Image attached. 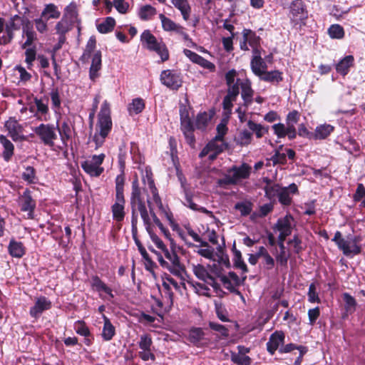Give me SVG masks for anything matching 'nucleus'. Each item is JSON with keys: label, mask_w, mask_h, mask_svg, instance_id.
Wrapping results in <instances>:
<instances>
[{"label": "nucleus", "mask_w": 365, "mask_h": 365, "mask_svg": "<svg viewBox=\"0 0 365 365\" xmlns=\"http://www.w3.org/2000/svg\"><path fill=\"white\" fill-rule=\"evenodd\" d=\"M287 244L295 254H299L303 250L302 242L297 235H294L292 239H289Z\"/></svg>", "instance_id": "56"}, {"label": "nucleus", "mask_w": 365, "mask_h": 365, "mask_svg": "<svg viewBox=\"0 0 365 365\" xmlns=\"http://www.w3.org/2000/svg\"><path fill=\"white\" fill-rule=\"evenodd\" d=\"M248 128L255 133L257 138H261L265 133L268 132V128H264L261 124H258L249 120L247 121Z\"/></svg>", "instance_id": "50"}, {"label": "nucleus", "mask_w": 365, "mask_h": 365, "mask_svg": "<svg viewBox=\"0 0 365 365\" xmlns=\"http://www.w3.org/2000/svg\"><path fill=\"white\" fill-rule=\"evenodd\" d=\"M115 26V20L111 16L106 17L105 20L97 25V29L101 34L111 32Z\"/></svg>", "instance_id": "44"}, {"label": "nucleus", "mask_w": 365, "mask_h": 365, "mask_svg": "<svg viewBox=\"0 0 365 365\" xmlns=\"http://www.w3.org/2000/svg\"><path fill=\"white\" fill-rule=\"evenodd\" d=\"M125 177L118 175L115 180V202L113 205H124L125 200L124 197V186Z\"/></svg>", "instance_id": "17"}, {"label": "nucleus", "mask_w": 365, "mask_h": 365, "mask_svg": "<svg viewBox=\"0 0 365 365\" xmlns=\"http://www.w3.org/2000/svg\"><path fill=\"white\" fill-rule=\"evenodd\" d=\"M75 330L76 333L81 336L88 337L91 335L88 327L83 321H78L75 324Z\"/></svg>", "instance_id": "64"}, {"label": "nucleus", "mask_w": 365, "mask_h": 365, "mask_svg": "<svg viewBox=\"0 0 365 365\" xmlns=\"http://www.w3.org/2000/svg\"><path fill=\"white\" fill-rule=\"evenodd\" d=\"M150 51H154L158 54L163 62H165L169 59L170 54L168 49L164 42L161 41L159 45L152 49Z\"/></svg>", "instance_id": "54"}, {"label": "nucleus", "mask_w": 365, "mask_h": 365, "mask_svg": "<svg viewBox=\"0 0 365 365\" xmlns=\"http://www.w3.org/2000/svg\"><path fill=\"white\" fill-rule=\"evenodd\" d=\"M242 89L241 96L244 101V106L247 108L253 101L254 91L252 88L251 83L247 80L246 82L240 83Z\"/></svg>", "instance_id": "21"}, {"label": "nucleus", "mask_w": 365, "mask_h": 365, "mask_svg": "<svg viewBox=\"0 0 365 365\" xmlns=\"http://www.w3.org/2000/svg\"><path fill=\"white\" fill-rule=\"evenodd\" d=\"M259 210L251 214L250 218L253 221H256L259 217H265L272 210L273 207H259Z\"/></svg>", "instance_id": "63"}, {"label": "nucleus", "mask_w": 365, "mask_h": 365, "mask_svg": "<svg viewBox=\"0 0 365 365\" xmlns=\"http://www.w3.org/2000/svg\"><path fill=\"white\" fill-rule=\"evenodd\" d=\"M284 339L285 336L282 331H274L271 334L267 343V351L273 355L280 348L279 346L284 343Z\"/></svg>", "instance_id": "15"}, {"label": "nucleus", "mask_w": 365, "mask_h": 365, "mask_svg": "<svg viewBox=\"0 0 365 365\" xmlns=\"http://www.w3.org/2000/svg\"><path fill=\"white\" fill-rule=\"evenodd\" d=\"M146 178L152 197L145 193V190L141 191L138 179L132 182L130 193V205H163L161 199L155 187L153 174L146 170Z\"/></svg>", "instance_id": "1"}, {"label": "nucleus", "mask_w": 365, "mask_h": 365, "mask_svg": "<svg viewBox=\"0 0 365 365\" xmlns=\"http://www.w3.org/2000/svg\"><path fill=\"white\" fill-rule=\"evenodd\" d=\"M275 257V262L280 267H287L288 259L290 257V254L287 250H278L277 248H274V250L272 252Z\"/></svg>", "instance_id": "43"}, {"label": "nucleus", "mask_w": 365, "mask_h": 365, "mask_svg": "<svg viewBox=\"0 0 365 365\" xmlns=\"http://www.w3.org/2000/svg\"><path fill=\"white\" fill-rule=\"evenodd\" d=\"M139 207V212H140L141 218L143 219L146 231L148 232L150 230H153V226L151 225L152 215L150 213V210H152L155 212L153 207H148L149 210L148 209V207Z\"/></svg>", "instance_id": "41"}, {"label": "nucleus", "mask_w": 365, "mask_h": 365, "mask_svg": "<svg viewBox=\"0 0 365 365\" xmlns=\"http://www.w3.org/2000/svg\"><path fill=\"white\" fill-rule=\"evenodd\" d=\"M62 143L66 146L68 141L71 138V127L67 122H63L60 127L57 126Z\"/></svg>", "instance_id": "46"}, {"label": "nucleus", "mask_w": 365, "mask_h": 365, "mask_svg": "<svg viewBox=\"0 0 365 365\" xmlns=\"http://www.w3.org/2000/svg\"><path fill=\"white\" fill-rule=\"evenodd\" d=\"M242 37L250 46H260L261 38L254 31L250 29H244Z\"/></svg>", "instance_id": "37"}, {"label": "nucleus", "mask_w": 365, "mask_h": 365, "mask_svg": "<svg viewBox=\"0 0 365 365\" xmlns=\"http://www.w3.org/2000/svg\"><path fill=\"white\" fill-rule=\"evenodd\" d=\"M91 286L96 292L106 293L108 295L106 299L110 301L114 297L111 288L107 286L98 276L94 275L92 277Z\"/></svg>", "instance_id": "18"}, {"label": "nucleus", "mask_w": 365, "mask_h": 365, "mask_svg": "<svg viewBox=\"0 0 365 365\" xmlns=\"http://www.w3.org/2000/svg\"><path fill=\"white\" fill-rule=\"evenodd\" d=\"M361 240L359 236L349 235L346 236L345 242L342 245L340 250L345 256L349 257L358 255L361 252V247L359 245Z\"/></svg>", "instance_id": "9"}, {"label": "nucleus", "mask_w": 365, "mask_h": 365, "mask_svg": "<svg viewBox=\"0 0 365 365\" xmlns=\"http://www.w3.org/2000/svg\"><path fill=\"white\" fill-rule=\"evenodd\" d=\"M197 246V247H201L196 251L199 255L210 260H212V259H215L216 257L214 248L206 241H202L200 242V245Z\"/></svg>", "instance_id": "34"}, {"label": "nucleus", "mask_w": 365, "mask_h": 365, "mask_svg": "<svg viewBox=\"0 0 365 365\" xmlns=\"http://www.w3.org/2000/svg\"><path fill=\"white\" fill-rule=\"evenodd\" d=\"M225 242L222 238V245H219L217 247V251L215 252L216 257L212 259L213 261L217 262L222 267L229 268L230 267V262L228 255L225 252L224 250Z\"/></svg>", "instance_id": "25"}, {"label": "nucleus", "mask_w": 365, "mask_h": 365, "mask_svg": "<svg viewBox=\"0 0 365 365\" xmlns=\"http://www.w3.org/2000/svg\"><path fill=\"white\" fill-rule=\"evenodd\" d=\"M159 19L161 21L162 27L165 31H173L178 24L174 22L170 18H168L164 14H160Z\"/></svg>", "instance_id": "61"}, {"label": "nucleus", "mask_w": 365, "mask_h": 365, "mask_svg": "<svg viewBox=\"0 0 365 365\" xmlns=\"http://www.w3.org/2000/svg\"><path fill=\"white\" fill-rule=\"evenodd\" d=\"M180 129L185 138L186 143L194 148L195 145V137L194 135L195 126L193 125H189L187 123L185 126L180 127Z\"/></svg>", "instance_id": "42"}, {"label": "nucleus", "mask_w": 365, "mask_h": 365, "mask_svg": "<svg viewBox=\"0 0 365 365\" xmlns=\"http://www.w3.org/2000/svg\"><path fill=\"white\" fill-rule=\"evenodd\" d=\"M231 361L237 365H250L251 359L246 355H240L235 352H231Z\"/></svg>", "instance_id": "55"}, {"label": "nucleus", "mask_w": 365, "mask_h": 365, "mask_svg": "<svg viewBox=\"0 0 365 365\" xmlns=\"http://www.w3.org/2000/svg\"><path fill=\"white\" fill-rule=\"evenodd\" d=\"M140 40L143 45L145 44V48L149 51H151L161 43V41H158L150 30H145L142 33Z\"/></svg>", "instance_id": "29"}, {"label": "nucleus", "mask_w": 365, "mask_h": 365, "mask_svg": "<svg viewBox=\"0 0 365 365\" xmlns=\"http://www.w3.org/2000/svg\"><path fill=\"white\" fill-rule=\"evenodd\" d=\"M102 54L101 51H96L93 57L91 65L89 69V78L92 81H96L100 76L99 71L102 67Z\"/></svg>", "instance_id": "16"}, {"label": "nucleus", "mask_w": 365, "mask_h": 365, "mask_svg": "<svg viewBox=\"0 0 365 365\" xmlns=\"http://www.w3.org/2000/svg\"><path fill=\"white\" fill-rule=\"evenodd\" d=\"M252 134L247 130L242 131L237 140V143L241 146L248 145L251 143Z\"/></svg>", "instance_id": "62"}, {"label": "nucleus", "mask_w": 365, "mask_h": 365, "mask_svg": "<svg viewBox=\"0 0 365 365\" xmlns=\"http://www.w3.org/2000/svg\"><path fill=\"white\" fill-rule=\"evenodd\" d=\"M96 47V39L94 36H92L87 41L83 53L80 57V61L83 63H88L91 56V53L95 51Z\"/></svg>", "instance_id": "32"}, {"label": "nucleus", "mask_w": 365, "mask_h": 365, "mask_svg": "<svg viewBox=\"0 0 365 365\" xmlns=\"http://www.w3.org/2000/svg\"><path fill=\"white\" fill-rule=\"evenodd\" d=\"M208 325L212 331L217 332L221 336H229V330L225 326L215 322H209Z\"/></svg>", "instance_id": "58"}, {"label": "nucleus", "mask_w": 365, "mask_h": 365, "mask_svg": "<svg viewBox=\"0 0 365 365\" xmlns=\"http://www.w3.org/2000/svg\"><path fill=\"white\" fill-rule=\"evenodd\" d=\"M24 16H20L18 14L11 16L5 24L6 35L0 38V44L7 45L10 43L14 38V31L20 30Z\"/></svg>", "instance_id": "6"}, {"label": "nucleus", "mask_w": 365, "mask_h": 365, "mask_svg": "<svg viewBox=\"0 0 365 365\" xmlns=\"http://www.w3.org/2000/svg\"><path fill=\"white\" fill-rule=\"evenodd\" d=\"M342 299L344 302V313L342 318L345 319L349 314H352L356 311L357 302L355 298L348 292L342 294Z\"/></svg>", "instance_id": "20"}, {"label": "nucleus", "mask_w": 365, "mask_h": 365, "mask_svg": "<svg viewBox=\"0 0 365 365\" xmlns=\"http://www.w3.org/2000/svg\"><path fill=\"white\" fill-rule=\"evenodd\" d=\"M36 172L34 167L27 166L25 171L22 173V178L24 180L29 184L36 183L37 180Z\"/></svg>", "instance_id": "52"}, {"label": "nucleus", "mask_w": 365, "mask_h": 365, "mask_svg": "<svg viewBox=\"0 0 365 365\" xmlns=\"http://www.w3.org/2000/svg\"><path fill=\"white\" fill-rule=\"evenodd\" d=\"M188 340L197 347L202 348L208 346L210 339L207 337L204 329L200 327H192L188 332Z\"/></svg>", "instance_id": "10"}, {"label": "nucleus", "mask_w": 365, "mask_h": 365, "mask_svg": "<svg viewBox=\"0 0 365 365\" xmlns=\"http://www.w3.org/2000/svg\"><path fill=\"white\" fill-rule=\"evenodd\" d=\"M10 255L13 257L21 258L25 254V247L21 242L11 240L8 246Z\"/></svg>", "instance_id": "31"}, {"label": "nucleus", "mask_w": 365, "mask_h": 365, "mask_svg": "<svg viewBox=\"0 0 365 365\" xmlns=\"http://www.w3.org/2000/svg\"><path fill=\"white\" fill-rule=\"evenodd\" d=\"M36 106V111L34 116L39 120L47 121L48 120L49 108L47 103H44L41 99L34 98V100Z\"/></svg>", "instance_id": "23"}, {"label": "nucleus", "mask_w": 365, "mask_h": 365, "mask_svg": "<svg viewBox=\"0 0 365 365\" xmlns=\"http://www.w3.org/2000/svg\"><path fill=\"white\" fill-rule=\"evenodd\" d=\"M251 69L255 75L259 77L267 69V64L262 57L252 58L250 62Z\"/></svg>", "instance_id": "40"}, {"label": "nucleus", "mask_w": 365, "mask_h": 365, "mask_svg": "<svg viewBox=\"0 0 365 365\" xmlns=\"http://www.w3.org/2000/svg\"><path fill=\"white\" fill-rule=\"evenodd\" d=\"M354 62L353 56H346L336 65V72L342 76H346L349 72V68L354 66Z\"/></svg>", "instance_id": "27"}, {"label": "nucleus", "mask_w": 365, "mask_h": 365, "mask_svg": "<svg viewBox=\"0 0 365 365\" xmlns=\"http://www.w3.org/2000/svg\"><path fill=\"white\" fill-rule=\"evenodd\" d=\"M33 130L43 145L51 148L54 146V141L57 139V134L53 124L41 123L38 126L35 127Z\"/></svg>", "instance_id": "4"}, {"label": "nucleus", "mask_w": 365, "mask_h": 365, "mask_svg": "<svg viewBox=\"0 0 365 365\" xmlns=\"http://www.w3.org/2000/svg\"><path fill=\"white\" fill-rule=\"evenodd\" d=\"M81 166L83 171L91 177H99L104 172L103 167L97 166L89 160L82 162Z\"/></svg>", "instance_id": "30"}, {"label": "nucleus", "mask_w": 365, "mask_h": 365, "mask_svg": "<svg viewBox=\"0 0 365 365\" xmlns=\"http://www.w3.org/2000/svg\"><path fill=\"white\" fill-rule=\"evenodd\" d=\"M51 307V302L46 297L41 296L36 298L34 305L30 308L31 317L38 319L41 314Z\"/></svg>", "instance_id": "12"}, {"label": "nucleus", "mask_w": 365, "mask_h": 365, "mask_svg": "<svg viewBox=\"0 0 365 365\" xmlns=\"http://www.w3.org/2000/svg\"><path fill=\"white\" fill-rule=\"evenodd\" d=\"M171 3L180 11L183 19L187 21L191 10L187 0H171Z\"/></svg>", "instance_id": "38"}, {"label": "nucleus", "mask_w": 365, "mask_h": 365, "mask_svg": "<svg viewBox=\"0 0 365 365\" xmlns=\"http://www.w3.org/2000/svg\"><path fill=\"white\" fill-rule=\"evenodd\" d=\"M233 264L237 269H241L243 273L247 272V267L242 257L241 252L236 249L235 244L232 246Z\"/></svg>", "instance_id": "39"}, {"label": "nucleus", "mask_w": 365, "mask_h": 365, "mask_svg": "<svg viewBox=\"0 0 365 365\" xmlns=\"http://www.w3.org/2000/svg\"><path fill=\"white\" fill-rule=\"evenodd\" d=\"M193 272L195 276L205 282H208V279L212 280V277L210 276L206 269L201 264L194 266Z\"/></svg>", "instance_id": "51"}, {"label": "nucleus", "mask_w": 365, "mask_h": 365, "mask_svg": "<svg viewBox=\"0 0 365 365\" xmlns=\"http://www.w3.org/2000/svg\"><path fill=\"white\" fill-rule=\"evenodd\" d=\"M160 80L163 85L172 91H178L183 83L181 73L174 69L163 70L160 75Z\"/></svg>", "instance_id": "5"}, {"label": "nucleus", "mask_w": 365, "mask_h": 365, "mask_svg": "<svg viewBox=\"0 0 365 365\" xmlns=\"http://www.w3.org/2000/svg\"><path fill=\"white\" fill-rule=\"evenodd\" d=\"M4 128L8 132V135L14 141H24L26 136L23 134L24 126L19 123L15 117H9L4 124Z\"/></svg>", "instance_id": "7"}, {"label": "nucleus", "mask_w": 365, "mask_h": 365, "mask_svg": "<svg viewBox=\"0 0 365 365\" xmlns=\"http://www.w3.org/2000/svg\"><path fill=\"white\" fill-rule=\"evenodd\" d=\"M289 18L291 24L297 26L308 18V11L303 0H294L289 6Z\"/></svg>", "instance_id": "3"}, {"label": "nucleus", "mask_w": 365, "mask_h": 365, "mask_svg": "<svg viewBox=\"0 0 365 365\" xmlns=\"http://www.w3.org/2000/svg\"><path fill=\"white\" fill-rule=\"evenodd\" d=\"M157 13L156 9L150 5L143 6L139 11L138 15L141 20L148 21L154 16Z\"/></svg>", "instance_id": "48"}, {"label": "nucleus", "mask_w": 365, "mask_h": 365, "mask_svg": "<svg viewBox=\"0 0 365 365\" xmlns=\"http://www.w3.org/2000/svg\"><path fill=\"white\" fill-rule=\"evenodd\" d=\"M295 227L294 219L291 215H286L279 217L277 222L272 227L274 232H279L278 236L287 237L292 234L293 228Z\"/></svg>", "instance_id": "8"}, {"label": "nucleus", "mask_w": 365, "mask_h": 365, "mask_svg": "<svg viewBox=\"0 0 365 365\" xmlns=\"http://www.w3.org/2000/svg\"><path fill=\"white\" fill-rule=\"evenodd\" d=\"M334 130V127L330 124L324 123L316 127L313 140H324Z\"/></svg>", "instance_id": "22"}, {"label": "nucleus", "mask_w": 365, "mask_h": 365, "mask_svg": "<svg viewBox=\"0 0 365 365\" xmlns=\"http://www.w3.org/2000/svg\"><path fill=\"white\" fill-rule=\"evenodd\" d=\"M97 127H98L99 131L96 133L93 137L96 148H98L103 145L113 127L110 104L107 101H104L101 105L98 115Z\"/></svg>", "instance_id": "2"}, {"label": "nucleus", "mask_w": 365, "mask_h": 365, "mask_svg": "<svg viewBox=\"0 0 365 365\" xmlns=\"http://www.w3.org/2000/svg\"><path fill=\"white\" fill-rule=\"evenodd\" d=\"M227 173H230L236 184L242 180L247 179L251 173V167L244 163L240 166L233 165L227 170Z\"/></svg>", "instance_id": "14"}, {"label": "nucleus", "mask_w": 365, "mask_h": 365, "mask_svg": "<svg viewBox=\"0 0 365 365\" xmlns=\"http://www.w3.org/2000/svg\"><path fill=\"white\" fill-rule=\"evenodd\" d=\"M37 58L36 50L35 47L28 48L25 51V62L27 64L28 69H31L34 61Z\"/></svg>", "instance_id": "57"}, {"label": "nucleus", "mask_w": 365, "mask_h": 365, "mask_svg": "<svg viewBox=\"0 0 365 365\" xmlns=\"http://www.w3.org/2000/svg\"><path fill=\"white\" fill-rule=\"evenodd\" d=\"M0 143L3 147L2 158L6 162L10 161L14 154V145L4 135H0Z\"/></svg>", "instance_id": "19"}, {"label": "nucleus", "mask_w": 365, "mask_h": 365, "mask_svg": "<svg viewBox=\"0 0 365 365\" xmlns=\"http://www.w3.org/2000/svg\"><path fill=\"white\" fill-rule=\"evenodd\" d=\"M75 22L62 17L55 26L56 34L61 36H66V34L72 30Z\"/></svg>", "instance_id": "35"}, {"label": "nucleus", "mask_w": 365, "mask_h": 365, "mask_svg": "<svg viewBox=\"0 0 365 365\" xmlns=\"http://www.w3.org/2000/svg\"><path fill=\"white\" fill-rule=\"evenodd\" d=\"M103 327L101 336L104 341H110L115 335V328L112 324L110 320L104 314L103 315Z\"/></svg>", "instance_id": "28"}, {"label": "nucleus", "mask_w": 365, "mask_h": 365, "mask_svg": "<svg viewBox=\"0 0 365 365\" xmlns=\"http://www.w3.org/2000/svg\"><path fill=\"white\" fill-rule=\"evenodd\" d=\"M50 97L52 103V108L55 110L61 108V101L58 88H54L50 93Z\"/></svg>", "instance_id": "59"}, {"label": "nucleus", "mask_w": 365, "mask_h": 365, "mask_svg": "<svg viewBox=\"0 0 365 365\" xmlns=\"http://www.w3.org/2000/svg\"><path fill=\"white\" fill-rule=\"evenodd\" d=\"M145 102L140 98H136L133 100L132 103L128 106L130 112H133L135 114L140 113L145 109Z\"/></svg>", "instance_id": "53"}, {"label": "nucleus", "mask_w": 365, "mask_h": 365, "mask_svg": "<svg viewBox=\"0 0 365 365\" xmlns=\"http://www.w3.org/2000/svg\"><path fill=\"white\" fill-rule=\"evenodd\" d=\"M327 34L332 39H342L345 36L344 28L338 24L331 25L327 29Z\"/></svg>", "instance_id": "45"}, {"label": "nucleus", "mask_w": 365, "mask_h": 365, "mask_svg": "<svg viewBox=\"0 0 365 365\" xmlns=\"http://www.w3.org/2000/svg\"><path fill=\"white\" fill-rule=\"evenodd\" d=\"M281 186L279 184L269 182L264 187L266 196L273 202L279 198Z\"/></svg>", "instance_id": "36"}, {"label": "nucleus", "mask_w": 365, "mask_h": 365, "mask_svg": "<svg viewBox=\"0 0 365 365\" xmlns=\"http://www.w3.org/2000/svg\"><path fill=\"white\" fill-rule=\"evenodd\" d=\"M190 108L184 104H180L179 107L180 127L185 126L187 124L193 125V122L189 114Z\"/></svg>", "instance_id": "47"}, {"label": "nucleus", "mask_w": 365, "mask_h": 365, "mask_svg": "<svg viewBox=\"0 0 365 365\" xmlns=\"http://www.w3.org/2000/svg\"><path fill=\"white\" fill-rule=\"evenodd\" d=\"M260 80L272 84H278L283 81V73L279 70L264 71L259 76Z\"/></svg>", "instance_id": "24"}, {"label": "nucleus", "mask_w": 365, "mask_h": 365, "mask_svg": "<svg viewBox=\"0 0 365 365\" xmlns=\"http://www.w3.org/2000/svg\"><path fill=\"white\" fill-rule=\"evenodd\" d=\"M298 194V186L294 182L287 187H281L278 201L282 205H290L293 196Z\"/></svg>", "instance_id": "13"}, {"label": "nucleus", "mask_w": 365, "mask_h": 365, "mask_svg": "<svg viewBox=\"0 0 365 365\" xmlns=\"http://www.w3.org/2000/svg\"><path fill=\"white\" fill-rule=\"evenodd\" d=\"M213 116L212 113H208L205 111L200 112L197 114L195 118V128L204 131L206 130L209 123L211 121Z\"/></svg>", "instance_id": "26"}, {"label": "nucleus", "mask_w": 365, "mask_h": 365, "mask_svg": "<svg viewBox=\"0 0 365 365\" xmlns=\"http://www.w3.org/2000/svg\"><path fill=\"white\" fill-rule=\"evenodd\" d=\"M283 145H280L277 150H276L274 154L271 157V160L273 163V165H275L277 164L285 165L287 163V155L285 153H281L279 150H282Z\"/></svg>", "instance_id": "60"}, {"label": "nucleus", "mask_w": 365, "mask_h": 365, "mask_svg": "<svg viewBox=\"0 0 365 365\" xmlns=\"http://www.w3.org/2000/svg\"><path fill=\"white\" fill-rule=\"evenodd\" d=\"M63 17L69 19L78 24L81 23V20L78 19V12L77 9V5L74 1L71 2L65 9Z\"/></svg>", "instance_id": "33"}, {"label": "nucleus", "mask_w": 365, "mask_h": 365, "mask_svg": "<svg viewBox=\"0 0 365 365\" xmlns=\"http://www.w3.org/2000/svg\"><path fill=\"white\" fill-rule=\"evenodd\" d=\"M159 209V211L160 212V215L162 216L165 217L167 220L168 221L170 227H172L173 231H175L179 236L185 242L186 245L190 247H197L198 246L197 245H195L191 242H187L186 241L185 235L182 232V230L180 228L178 224L175 221L172 212L170 210L169 207H157Z\"/></svg>", "instance_id": "11"}, {"label": "nucleus", "mask_w": 365, "mask_h": 365, "mask_svg": "<svg viewBox=\"0 0 365 365\" xmlns=\"http://www.w3.org/2000/svg\"><path fill=\"white\" fill-rule=\"evenodd\" d=\"M46 14H49L46 18V21L50 19H58L61 16V12L57 9V6L53 4H49L46 6L43 11L41 12V17L45 16Z\"/></svg>", "instance_id": "49"}]
</instances>
